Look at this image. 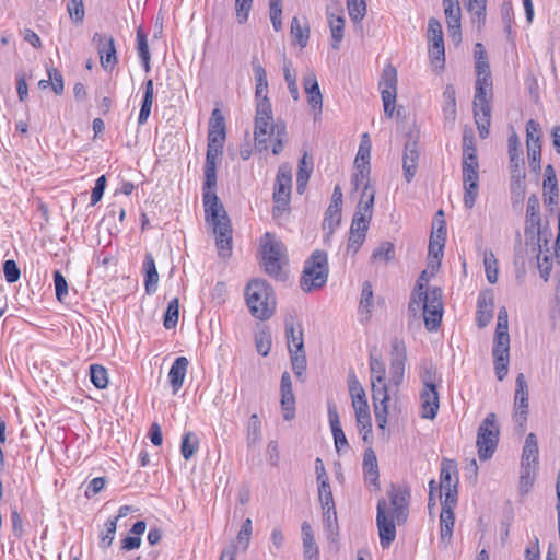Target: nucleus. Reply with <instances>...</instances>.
<instances>
[{"label": "nucleus", "instance_id": "6e6d98bb", "mask_svg": "<svg viewBox=\"0 0 560 560\" xmlns=\"http://www.w3.org/2000/svg\"><path fill=\"white\" fill-rule=\"evenodd\" d=\"M483 266L486 270L487 280L493 284L498 281V260L492 250H485Z\"/></svg>", "mask_w": 560, "mask_h": 560}, {"label": "nucleus", "instance_id": "58836bf2", "mask_svg": "<svg viewBox=\"0 0 560 560\" xmlns=\"http://www.w3.org/2000/svg\"><path fill=\"white\" fill-rule=\"evenodd\" d=\"M349 390L351 394L352 406L354 411L359 412L363 410H369L365 392L354 375L350 378Z\"/></svg>", "mask_w": 560, "mask_h": 560}, {"label": "nucleus", "instance_id": "4c0bfd02", "mask_svg": "<svg viewBox=\"0 0 560 560\" xmlns=\"http://www.w3.org/2000/svg\"><path fill=\"white\" fill-rule=\"evenodd\" d=\"M285 337L289 353H291L293 350H296L298 352L304 351L303 329L301 326L295 327L292 320L287 322Z\"/></svg>", "mask_w": 560, "mask_h": 560}, {"label": "nucleus", "instance_id": "dca6fc26", "mask_svg": "<svg viewBox=\"0 0 560 560\" xmlns=\"http://www.w3.org/2000/svg\"><path fill=\"white\" fill-rule=\"evenodd\" d=\"M92 44L97 49L103 69L112 71L118 62L114 37L112 35L94 33Z\"/></svg>", "mask_w": 560, "mask_h": 560}, {"label": "nucleus", "instance_id": "37998d69", "mask_svg": "<svg viewBox=\"0 0 560 560\" xmlns=\"http://www.w3.org/2000/svg\"><path fill=\"white\" fill-rule=\"evenodd\" d=\"M313 171V161L312 159H307V154L305 153L302 159L299 161L298 174H296V190L299 194H303L305 190L306 184L310 179L311 173Z\"/></svg>", "mask_w": 560, "mask_h": 560}, {"label": "nucleus", "instance_id": "aec40b11", "mask_svg": "<svg viewBox=\"0 0 560 560\" xmlns=\"http://www.w3.org/2000/svg\"><path fill=\"white\" fill-rule=\"evenodd\" d=\"M370 144L362 141L354 161L357 172L352 176V185L355 189H359L360 184L366 183V178H370Z\"/></svg>", "mask_w": 560, "mask_h": 560}, {"label": "nucleus", "instance_id": "72a5a7b5", "mask_svg": "<svg viewBox=\"0 0 560 560\" xmlns=\"http://www.w3.org/2000/svg\"><path fill=\"white\" fill-rule=\"evenodd\" d=\"M537 463H538L537 438L534 433H529L526 436L525 444L523 447L521 466L537 468Z\"/></svg>", "mask_w": 560, "mask_h": 560}, {"label": "nucleus", "instance_id": "cd10ccee", "mask_svg": "<svg viewBox=\"0 0 560 560\" xmlns=\"http://www.w3.org/2000/svg\"><path fill=\"white\" fill-rule=\"evenodd\" d=\"M457 503L442 502V511L440 515V526H441V540L445 545H448L454 527V508Z\"/></svg>", "mask_w": 560, "mask_h": 560}, {"label": "nucleus", "instance_id": "052dcab7", "mask_svg": "<svg viewBox=\"0 0 560 560\" xmlns=\"http://www.w3.org/2000/svg\"><path fill=\"white\" fill-rule=\"evenodd\" d=\"M347 8L349 16L354 23L361 22L366 14L365 0H347Z\"/></svg>", "mask_w": 560, "mask_h": 560}, {"label": "nucleus", "instance_id": "1a4fd4ad", "mask_svg": "<svg viewBox=\"0 0 560 560\" xmlns=\"http://www.w3.org/2000/svg\"><path fill=\"white\" fill-rule=\"evenodd\" d=\"M285 256V247L270 232H266L262 243V262L267 275L275 279H282V260Z\"/></svg>", "mask_w": 560, "mask_h": 560}, {"label": "nucleus", "instance_id": "864d4df0", "mask_svg": "<svg viewBox=\"0 0 560 560\" xmlns=\"http://www.w3.org/2000/svg\"><path fill=\"white\" fill-rule=\"evenodd\" d=\"M283 75L284 80L288 84L289 92L293 100H299V88L296 83V72L292 68V62L290 60H284L283 62Z\"/></svg>", "mask_w": 560, "mask_h": 560}, {"label": "nucleus", "instance_id": "680f3d73", "mask_svg": "<svg viewBox=\"0 0 560 560\" xmlns=\"http://www.w3.org/2000/svg\"><path fill=\"white\" fill-rule=\"evenodd\" d=\"M179 316V301L177 298H174L167 305L165 315H164V327L166 329L174 328L178 323Z\"/></svg>", "mask_w": 560, "mask_h": 560}, {"label": "nucleus", "instance_id": "a878e982", "mask_svg": "<svg viewBox=\"0 0 560 560\" xmlns=\"http://www.w3.org/2000/svg\"><path fill=\"white\" fill-rule=\"evenodd\" d=\"M539 199L537 195L533 194L528 197L526 209V228L525 234H533L539 236L540 234V212Z\"/></svg>", "mask_w": 560, "mask_h": 560}, {"label": "nucleus", "instance_id": "9d476101", "mask_svg": "<svg viewBox=\"0 0 560 560\" xmlns=\"http://www.w3.org/2000/svg\"><path fill=\"white\" fill-rule=\"evenodd\" d=\"M292 190V167L288 163L279 166L273 188L275 217H279L289 209Z\"/></svg>", "mask_w": 560, "mask_h": 560}, {"label": "nucleus", "instance_id": "f257e3e1", "mask_svg": "<svg viewBox=\"0 0 560 560\" xmlns=\"http://www.w3.org/2000/svg\"><path fill=\"white\" fill-rule=\"evenodd\" d=\"M252 68L256 81L255 101L256 113L254 119V140L258 151H267L273 137L272 153L282 152L287 142V126L283 121H275L271 103L268 98V80L264 66L258 57L253 56Z\"/></svg>", "mask_w": 560, "mask_h": 560}, {"label": "nucleus", "instance_id": "bf43d9fd", "mask_svg": "<svg viewBox=\"0 0 560 560\" xmlns=\"http://www.w3.org/2000/svg\"><path fill=\"white\" fill-rule=\"evenodd\" d=\"M91 382L96 388L104 389L108 385V375L104 366L98 364H92L90 366Z\"/></svg>", "mask_w": 560, "mask_h": 560}, {"label": "nucleus", "instance_id": "a18cd8bd", "mask_svg": "<svg viewBox=\"0 0 560 560\" xmlns=\"http://www.w3.org/2000/svg\"><path fill=\"white\" fill-rule=\"evenodd\" d=\"M153 95H154V85H153V81L150 79L144 84V95H143L141 109H140L139 117H138L139 125L145 124L151 114V107L153 104Z\"/></svg>", "mask_w": 560, "mask_h": 560}, {"label": "nucleus", "instance_id": "20e7f679", "mask_svg": "<svg viewBox=\"0 0 560 560\" xmlns=\"http://www.w3.org/2000/svg\"><path fill=\"white\" fill-rule=\"evenodd\" d=\"M245 301L253 317L267 320L276 311V295L272 287L264 279H252L245 287Z\"/></svg>", "mask_w": 560, "mask_h": 560}, {"label": "nucleus", "instance_id": "412c9836", "mask_svg": "<svg viewBox=\"0 0 560 560\" xmlns=\"http://www.w3.org/2000/svg\"><path fill=\"white\" fill-rule=\"evenodd\" d=\"M542 197L546 206H557L559 199V187L556 171L551 164L546 165L544 182H542Z\"/></svg>", "mask_w": 560, "mask_h": 560}, {"label": "nucleus", "instance_id": "7ed1b4c3", "mask_svg": "<svg viewBox=\"0 0 560 560\" xmlns=\"http://www.w3.org/2000/svg\"><path fill=\"white\" fill-rule=\"evenodd\" d=\"M409 497L407 489L390 485L387 500L377 502L376 525L382 548H388L396 538V525L405 524L409 514Z\"/></svg>", "mask_w": 560, "mask_h": 560}, {"label": "nucleus", "instance_id": "c03bdc74", "mask_svg": "<svg viewBox=\"0 0 560 560\" xmlns=\"http://www.w3.org/2000/svg\"><path fill=\"white\" fill-rule=\"evenodd\" d=\"M373 306L374 301L372 284L370 281H365L362 285L361 299L359 303L360 316H364L365 320L370 319Z\"/></svg>", "mask_w": 560, "mask_h": 560}, {"label": "nucleus", "instance_id": "79ce46f5", "mask_svg": "<svg viewBox=\"0 0 560 560\" xmlns=\"http://www.w3.org/2000/svg\"><path fill=\"white\" fill-rule=\"evenodd\" d=\"M291 36L301 48L306 47L310 38V26L308 23H301L298 16H294L291 21L290 26Z\"/></svg>", "mask_w": 560, "mask_h": 560}, {"label": "nucleus", "instance_id": "bb28decb", "mask_svg": "<svg viewBox=\"0 0 560 560\" xmlns=\"http://www.w3.org/2000/svg\"><path fill=\"white\" fill-rule=\"evenodd\" d=\"M428 269L423 270L418 280L417 284L411 293L410 302L408 305V312L412 314V316H417L420 311V302L428 296V294H431V289L425 290V284L429 281V275Z\"/></svg>", "mask_w": 560, "mask_h": 560}, {"label": "nucleus", "instance_id": "5fc2aeb1", "mask_svg": "<svg viewBox=\"0 0 560 560\" xmlns=\"http://www.w3.org/2000/svg\"><path fill=\"white\" fill-rule=\"evenodd\" d=\"M395 257V246L392 242H383L377 246L371 256L373 261L388 262Z\"/></svg>", "mask_w": 560, "mask_h": 560}, {"label": "nucleus", "instance_id": "7c9ffc66", "mask_svg": "<svg viewBox=\"0 0 560 560\" xmlns=\"http://www.w3.org/2000/svg\"><path fill=\"white\" fill-rule=\"evenodd\" d=\"M303 555L305 560H319V550L316 545L312 526L308 522H303L301 526Z\"/></svg>", "mask_w": 560, "mask_h": 560}, {"label": "nucleus", "instance_id": "ddd939ff", "mask_svg": "<svg viewBox=\"0 0 560 560\" xmlns=\"http://www.w3.org/2000/svg\"><path fill=\"white\" fill-rule=\"evenodd\" d=\"M457 464L453 459L443 458L440 472V489L444 491V501L457 503Z\"/></svg>", "mask_w": 560, "mask_h": 560}, {"label": "nucleus", "instance_id": "4468645a", "mask_svg": "<svg viewBox=\"0 0 560 560\" xmlns=\"http://www.w3.org/2000/svg\"><path fill=\"white\" fill-rule=\"evenodd\" d=\"M380 89L384 105V113L387 117H392L397 96V71L392 65L384 68L380 80Z\"/></svg>", "mask_w": 560, "mask_h": 560}, {"label": "nucleus", "instance_id": "2eb2a0df", "mask_svg": "<svg viewBox=\"0 0 560 560\" xmlns=\"http://www.w3.org/2000/svg\"><path fill=\"white\" fill-rule=\"evenodd\" d=\"M371 386L375 420L378 428L384 429L387 423V400L389 398L386 378L371 380Z\"/></svg>", "mask_w": 560, "mask_h": 560}, {"label": "nucleus", "instance_id": "8fccbe9b", "mask_svg": "<svg viewBox=\"0 0 560 560\" xmlns=\"http://www.w3.org/2000/svg\"><path fill=\"white\" fill-rule=\"evenodd\" d=\"M420 378L423 388L438 387L441 378L438 375V370L432 363H424L420 370Z\"/></svg>", "mask_w": 560, "mask_h": 560}, {"label": "nucleus", "instance_id": "f704fd0d", "mask_svg": "<svg viewBox=\"0 0 560 560\" xmlns=\"http://www.w3.org/2000/svg\"><path fill=\"white\" fill-rule=\"evenodd\" d=\"M143 271L145 273L144 287L148 294L156 291L159 282V273L155 266V260L151 253H147L143 261Z\"/></svg>", "mask_w": 560, "mask_h": 560}, {"label": "nucleus", "instance_id": "2f4dec72", "mask_svg": "<svg viewBox=\"0 0 560 560\" xmlns=\"http://www.w3.org/2000/svg\"><path fill=\"white\" fill-rule=\"evenodd\" d=\"M189 361L185 357H178L172 364L168 377L174 394H176L183 386L187 373Z\"/></svg>", "mask_w": 560, "mask_h": 560}, {"label": "nucleus", "instance_id": "9b49d317", "mask_svg": "<svg viewBox=\"0 0 560 560\" xmlns=\"http://www.w3.org/2000/svg\"><path fill=\"white\" fill-rule=\"evenodd\" d=\"M443 294L438 287L431 288V294H428L420 302V311L422 312L425 327L429 331L436 330L440 327L443 315Z\"/></svg>", "mask_w": 560, "mask_h": 560}, {"label": "nucleus", "instance_id": "6ab92c4d", "mask_svg": "<svg viewBox=\"0 0 560 560\" xmlns=\"http://www.w3.org/2000/svg\"><path fill=\"white\" fill-rule=\"evenodd\" d=\"M393 348V358L389 366V381L390 383L398 387L402 381L405 375V364H406V347L404 341L399 339H395L392 342Z\"/></svg>", "mask_w": 560, "mask_h": 560}, {"label": "nucleus", "instance_id": "c9c22d12", "mask_svg": "<svg viewBox=\"0 0 560 560\" xmlns=\"http://www.w3.org/2000/svg\"><path fill=\"white\" fill-rule=\"evenodd\" d=\"M474 118L479 137L485 139L489 136L491 121V104L474 107Z\"/></svg>", "mask_w": 560, "mask_h": 560}, {"label": "nucleus", "instance_id": "4be33fe9", "mask_svg": "<svg viewBox=\"0 0 560 560\" xmlns=\"http://www.w3.org/2000/svg\"><path fill=\"white\" fill-rule=\"evenodd\" d=\"M281 389V407L283 410V419L289 421L294 417L295 397L292 389L291 376L288 372H283L280 383Z\"/></svg>", "mask_w": 560, "mask_h": 560}, {"label": "nucleus", "instance_id": "f8f14e48", "mask_svg": "<svg viewBox=\"0 0 560 560\" xmlns=\"http://www.w3.org/2000/svg\"><path fill=\"white\" fill-rule=\"evenodd\" d=\"M429 57L435 69L443 70L445 65V48L441 23L431 18L428 22Z\"/></svg>", "mask_w": 560, "mask_h": 560}, {"label": "nucleus", "instance_id": "49530a36", "mask_svg": "<svg viewBox=\"0 0 560 560\" xmlns=\"http://www.w3.org/2000/svg\"><path fill=\"white\" fill-rule=\"evenodd\" d=\"M486 4L487 0H468V11L471 14V22L478 28H481L486 23Z\"/></svg>", "mask_w": 560, "mask_h": 560}, {"label": "nucleus", "instance_id": "3c124183", "mask_svg": "<svg viewBox=\"0 0 560 560\" xmlns=\"http://www.w3.org/2000/svg\"><path fill=\"white\" fill-rule=\"evenodd\" d=\"M199 446V440L197 435L194 432H186L183 435L182 444H180V452L183 457L188 460L190 459L195 453L197 452Z\"/></svg>", "mask_w": 560, "mask_h": 560}, {"label": "nucleus", "instance_id": "473e14b6", "mask_svg": "<svg viewBox=\"0 0 560 560\" xmlns=\"http://www.w3.org/2000/svg\"><path fill=\"white\" fill-rule=\"evenodd\" d=\"M327 20L331 33V47L336 50L340 48V44L345 36V18L342 15H336L330 11V7L327 8Z\"/></svg>", "mask_w": 560, "mask_h": 560}, {"label": "nucleus", "instance_id": "0eeeda50", "mask_svg": "<svg viewBox=\"0 0 560 560\" xmlns=\"http://www.w3.org/2000/svg\"><path fill=\"white\" fill-rule=\"evenodd\" d=\"M500 436V429L497 423V416L490 412L483 419L477 432L478 456L481 460L491 458L497 450Z\"/></svg>", "mask_w": 560, "mask_h": 560}, {"label": "nucleus", "instance_id": "5701e85b", "mask_svg": "<svg viewBox=\"0 0 560 560\" xmlns=\"http://www.w3.org/2000/svg\"><path fill=\"white\" fill-rule=\"evenodd\" d=\"M421 418L433 420L440 408L438 387L422 388L420 393Z\"/></svg>", "mask_w": 560, "mask_h": 560}, {"label": "nucleus", "instance_id": "13d9d810", "mask_svg": "<svg viewBox=\"0 0 560 560\" xmlns=\"http://www.w3.org/2000/svg\"><path fill=\"white\" fill-rule=\"evenodd\" d=\"M341 203H342V192L341 188L339 186H336L332 192V200L329 205L327 211H326V218L327 220L336 219L337 222L340 221V210H341Z\"/></svg>", "mask_w": 560, "mask_h": 560}, {"label": "nucleus", "instance_id": "de8ad7c7", "mask_svg": "<svg viewBox=\"0 0 560 560\" xmlns=\"http://www.w3.org/2000/svg\"><path fill=\"white\" fill-rule=\"evenodd\" d=\"M510 194L512 206L521 207L526 194L525 178H510Z\"/></svg>", "mask_w": 560, "mask_h": 560}, {"label": "nucleus", "instance_id": "69168bd1", "mask_svg": "<svg viewBox=\"0 0 560 560\" xmlns=\"http://www.w3.org/2000/svg\"><path fill=\"white\" fill-rule=\"evenodd\" d=\"M117 521H118V517H114V518H109L105 523V525H104L105 529L101 534V547L102 548H107L112 545L114 537H115L116 529H117Z\"/></svg>", "mask_w": 560, "mask_h": 560}, {"label": "nucleus", "instance_id": "4d7b16f0", "mask_svg": "<svg viewBox=\"0 0 560 560\" xmlns=\"http://www.w3.org/2000/svg\"><path fill=\"white\" fill-rule=\"evenodd\" d=\"M290 359L293 373L298 378H300L303 382L304 373L307 365L305 350L301 352H298L296 350L291 351Z\"/></svg>", "mask_w": 560, "mask_h": 560}, {"label": "nucleus", "instance_id": "09e8293b", "mask_svg": "<svg viewBox=\"0 0 560 560\" xmlns=\"http://www.w3.org/2000/svg\"><path fill=\"white\" fill-rule=\"evenodd\" d=\"M137 50L145 72H149L151 55L149 51L147 35L140 27L137 30Z\"/></svg>", "mask_w": 560, "mask_h": 560}, {"label": "nucleus", "instance_id": "774afa93", "mask_svg": "<svg viewBox=\"0 0 560 560\" xmlns=\"http://www.w3.org/2000/svg\"><path fill=\"white\" fill-rule=\"evenodd\" d=\"M475 69L477 75L476 83H482L485 85L492 83L488 59L475 61Z\"/></svg>", "mask_w": 560, "mask_h": 560}, {"label": "nucleus", "instance_id": "a19ab883", "mask_svg": "<svg viewBox=\"0 0 560 560\" xmlns=\"http://www.w3.org/2000/svg\"><path fill=\"white\" fill-rule=\"evenodd\" d=\"M262 440L261 422L257 413L249 417L246 428V443L249 448L260 444Z\"/></svg>", "mask_w": 560, "mask_h": 560}, {"label": "nucleus", "instance_id": "6e6552de", "mask_svg": "<svg viewBox=\"0 0 560 560\" xmlns=\"http://www.w3.org/2000/svg\"><path fill=\"white\" fill-rule=\"evenodd\" d=\"M492 355L495 375L499 381H502L508 374L510 362L509 323L497 322Z\"/></svg>", "mask_w": 560, "mask_h": 560}, {"label": "nucleus", "instance_id": "e433bc0d", "mask_svg": "<svg viewBox=\"0 0 560 560\" xmlns=\"http://www.w3.org/2000/svg\"><path fill=\"white\" fill-rule=\"evenodd\" d=\"M360 187H362L363 190L355 212H361L363 215L372 217L375 189L371 186L370 178H366V183L360 184Z\"/></svg>", "mask_w": 560, "mask_h": 560}, {"label": "nucleus", "instance_id": "e2e57ef3", "mask_svg": "<svg viewBox=\"0 0 560 560\" xmlns=\"http://www.w3.org/2000/svg\"><path fill=\"white\" fill-rule=\"evenodd\" d=\"M369 365H370L371 380L386 378L385 363L380 357L371 353Z\"/></svg>", "mask_w": 560, "mask_h": 560}, {"label": "nucleus", "instance_id": "39448f33", "mask_svg": "<svg viewBox=\"0 0 560 560\" xmlns=\"http://www.w3.org/2000/svg\"><path fill=\"white\" fill-rule=\"evenodd\" d=\"M463 183H464V205L471 209L476 202L479 188V163L474 137L464 135L463 137Z\"/></svg>", "mask_w": 560, "mask_h": 560}, {"label": "nucleus", "instance_id": "0e129e2a", "mask_svg": "<svg viewBox=\"0 0 560 560\" xmlns=\"http://www.w3.org/2000/svg\"><path fill=\"white\" fill-rule=\"evenodd\" d=\"M541 145L540 144V126L534 120L529 119L526 122V147Z\"/></svg>", "mask_w": 560, "mask_h": 560}, {"label": "nucleus", "instance_id": "f3484780", "mask_svg": "<svg viewBox=\"0 0 560 560\" xmlns=\"http://www.w3.org/2000/svg\"><path fill=\"white\" fill-rule=\"evenodd\" d=\"M528 413V387L523 373L516 377V389L514 394V421L520 425L521 431L525 430Z\"/></svg>", "mask_w": 560, "mask_h": 560}, {"label": "nucleus", "instance_id": "c756f323", "mask_svg": "<svg viewBox=\"0 0 560 560\" xmlns=\"http://www.w3.org/2000/svg\"><path fill=\"white\" fill-rule=\"evenodd\" d=\"M493 317V296L491 293H481L478 298L476 322L478 327H486Z\"/></svg>", "mask_w": 560, "mask_h": 560}, {"label": "nucleus", "instance_id": "423d86ee", "mask_svg": "<svg viewBox=\"0 0 560 560\" xmlns=\"http://www.w3.org/2000/svg\"><path fill=\"white\" fill-rule=\"evenodd\" d=\"M329 267L327 253L316 249L305 260L304 269L300 280L301 289L308 293L323 288L328 279Z\"/></svg>", "mask_w": 560, "mask_h": 560}, {"label": "nucleus", "instance_id": "f03ea898", "mask_svg": "<svg viewBox=\"0 0 560 560\" xmlns=\"http://www.w3.org/2000/svg\"><path fill=\"white\" fill-rule=\"evenodd\" d=\"M215 187L217 165L205 164L203 206L206 221L212 225L219 255L228 257L232 252V225L214 191Z\"/></svg>", "mask_w": 560, "mask_h": 560}, {"label": "nucleus", "instance_id": "b1692460", "mask_svg": "<svg viewBox=\"0 0 560 560\" xmlns=\"http://www.w3.org/2000/svg\"><path fill=\"white\" fill-rule=\"evenodd\" d=\"M419 158L418 143L416 141H408L405 144L402 154L404 177L408 183L413 179L417 173Z\"/></svg>", "mask_w": 560, "mask_h": 560}, {"label": "nucleus", "instance_id": "ea45409f", "mask_svg": "<svg viewBox=\"0 0 560 560\" xmlns=\"http://www.w3.org/2000/svg\"><path fill=\"white\" fill-rule=\"evenodd\" d=\"M443 100H444V106H443V115L446 122L450 125H453L457 110H456V93L453 85L448 84L446 85L444 92H443Z\"/></svg>", "mask_w": 560, "mask_h": 560}, {"label": "nucleus", "instance_id": "393cba45", "mask_svg": "<svg viewBox=\"0 0 560 560\" xmlns=\"http://www.w3.org/2000/svg\"><path fill=\"white\" fill-rule=\"evenodd\" d=\"M328 419L335 440V447L338 454L347 451L348 441L341 428L337 407L332 401H328Z\"/></svg>", "mask_w": 560, "mask_h": 560}, {"label": "nucleus", "instance_id": "c85d7f7f", "mask_svg": "<svg viewBox=\"0 0 560 560\" xmlns=\"http://www.w3.org/2000/svg\"><path fill=\"white\" fill-rule=\"evenodd\" d=\"M363 472L365 481L373 486L375 490H380V472L377 458L374 451L369 447L363 456Z\"/></svg>", "mask_w": 560, "mask_h": 560}, {"label": "nucleus", "instance_id": "338daca9", "mask_svg": "<svg viewBox=\"0 0 560 560\" xmlns=\"http://www.w3.org/2000/svg\"><path fill=\"white\" fill-rule=\"evenodd\" d=\"M70 19L74 23H82L85 18L84 2L83 0H70L67 4Z\"/></svg>", "mask_w": 560, "mask_h": 560}, {"label": "nucleus", "instance_id": "a211bd4d", "mask_svg": "<svg viewBox=\"0 0 560 560\" xmlns=\"http://www.w3.org/2000/svg\"><path fill=\"white\" fill-rule=\"evenodd\" d=\"M303 88L316 120L323 112V95L314 70L310 69L303 74Z\"/></svg>", "mask_w": 560, "mask_h": 560}, {"label": "nucleus", "instance_id": "603ef678", "mask_svg": "<svg viewBox=\"0 0 560 560\" xmlns=\"http://www.w3.org/2000/svg\"><path fill=\"white\" fill-rule=\"evenodd\" d=\"M492 98V83L487 85L482 83L475 84V95L472 107L483 106L485 104H491Z\"/></svg>", "mask_w": 560, "mask_h": 560}]
</instances>
